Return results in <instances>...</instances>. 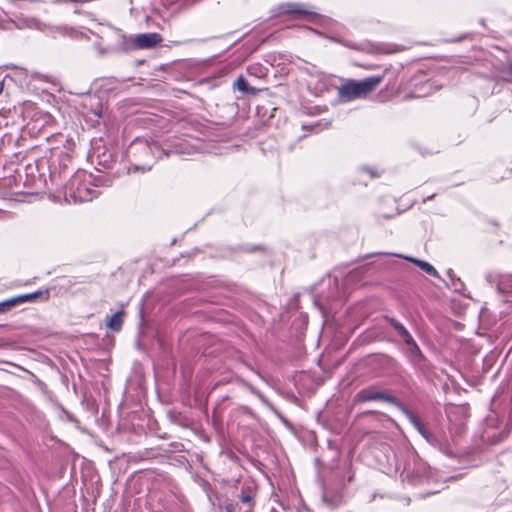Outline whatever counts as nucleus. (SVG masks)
I'll return each instance as SVG.
<instances>
[{"mask_svg":"<svg viewBox=\"0 0 512 512\" xmlns=\"http://www.w3.org/2000/svg\"><path fill=\"white\" fill-rule=\"evenodd\" d=\"M15 305H17V301H15L14 298L0 302V313L10 310Z\"/></svg>","mask_w":512,"mask_h":512,"instance_id":"obj_13","label":"nucleus"},{"mask_svg":"<svg viewBox=\"0 0 512 512\" xmlns=\"http://www.w3.org/2000/svg\"><path fill=\"white\" fill-rule=\"evenodd\" d=\"M162 41V37L158 33H145L139 34L134 39V44L137 48L147 49L151 48Z\"/></svg>","mask_w":512,"mask_h":512,"instance_id":"obj_5","label":"nucleus"},{"mask_svg":"<svg viewBox=\"0 0 512 512\" xmlns=\"http://www.w3.org/2000/svg\"><path fill=\"white\" fill-rule=\"evenodd\" d=\"M386 319L406 344H411L413 342V337L402 323L394 318L386 317Z\"/></svg>","mask_w":512,"mask_h":512,"instance_id":"obj_6","label":"nucleus"},{"mask_svg":"<svg viewBox=\"0 0 512 512\" xmlns=\"http://www.w3.org/2000/svg\"><path fill=\"white\" fill-rule=\"evenodd\" d=\"M382 81V75L368 77L363 80H347L338 88L339 99L343 102H350L358 98H364L374 91Z\"/></svg>","mask_w":512,"mask_h":512,"instance_id":"obj_1","label":"nucleus"},{"mask_svg":"<svg viewBox=\"0 0 512 512\" xmlns=\"http://www.w3.org/2000/svg\"><path fill=\"white\" fill-rule=\"evenodd\" d=\"M234 88H236L238 91L240 92H244V93H250V94H255L256 93V89L255 88H252L248 85L246 79L240 75L234 82Z\"/></svg>","mask_w":512,"mask_h":512,"instance_id":"obj_10","label":"nucleus"},{"mask_svg":"<svg viewBox=\"0 0 512 512\" xmlns=\"http://www.w3.org/2000/svg\"><path fill=\"white\" fill-rule=\"evenodd\" d=\"M175 152L176 153H180V154L188 152L185 143L184 142L177 143L175 145Z\"/></svg>","mask_w":512,"mask_h":512,"instance_id":"obj_15","label":"nucleus"},{"mask_svg":"<svg viewBox=\"0 0 512 512\" xmlns=\"http://www.w3.org/2000/svg\"><path fill=\"white\" fill-rule=\"evenodd\" d=\"M49 297V291H36L33 293L23 294L19 295L14 298L15 301H17V304L24 303V302H33L36 301L39 298L48 299Z\"/></svg>","mask_w":512,"mask_h":512,"instance_id":"obj_7","label":"nucleus"},{"mask_svg":"<svg viewBox=\"0 0 512 512\" xmlns=\"http://www.w3.org/2000/svg\"><path fill=\"white\" fill-rule=\"evenodd\" d=\"M355 402L364 403L370 401H386L395 404L399 408L402 404L398 400L384 390L379 389L377 386H368L356 393L354 397Z\"/></svg>","mask_w":512,"mask_h":512,"instance_id":"obj_4","label":"nucleus"},{"mask_svg":"<svg viewBox=\"0 0 512 512\" xmlns=\"http://www.w3.org/2000/svg\"><path fill=\"white\" fill-rule=\"evenodd\" d=\"M123 324V312L118 311L106 318V326L115 332L120 331Z\"/></svg>","mask_w":512,"mask_h":512,"instance_id":"obj_8","label":"nucleus"},{"mask_svg":"<svg viewBox=\"0 0 512 512\" xmlns=\"http://www.w3.org/2000/svg\"><path fill=\"white\" fill-rule=\"evenodd\" d=\"M3 90H4V82L0 81V95L2 94Z\"/></svg>","mask_w":512,"mask_h":512,"instance_id":"obj_16","label":"nucleus"},{"mask_svg":"<svg viewBox=\"0 0 512 512\" xmlns=\"http://www.w3.org/2000/svg\"><path fill=\"white\" fill-rule=\"evenodd\" d=\"M91 175L84 171L77 172L69 180L66 193L74 202H86L98 196V191L90 185Z\"/></svg>","mask_w":512,"mask_h":512,"instance_id":"obj_2","label":"nucleus"},{"mask_svg":"<svg viewBox=\"0 0 512 512\" xmlns=\"http://www.w3.org/2000/svg\"><path fill=\"white\" fill-rule=\"evenodd\" d=\"M434 197V195H430L427 197L428 200L432 199Z\"/></svg>","mask_w":512,"mask_h":512,"instance_id":"obj_18","label":"nucleus"},{"mask_svg":"<svg viewBox=\"0 0 512 512\" xmlns=\"http://www.w3.org/2000/svg\"><path fill=\"white\" fill-rule=\"evenodd\" d=\"M276 12L278 15H289L292 19L310 22H315L317 19L322 18L311 6L295 2H287L278 5Z\"/></svg>","mask_w":512,"mask_h":512,"instance_id":"obj_3","label":"nucleus"},{"mask_svg":"<svg viewBox=\"0 0 512 512\" xmlns=\"http://www.w3.org/2000/svg\"><path fill=\"white\" fill-rule=\"evenodd\" d=\"M400 409L405 413V415L408 417L410 422L413 424V426L417 429V431L426 439L429 437V433L427 429L424 427V425L421 423V421L413 415L409 410H407L403 405H401Z\"/></svg>","mask_w":512,"mask_h":512,"instance_id":"obj_9","label":"nucleus"},{"mask_svg":"<svg viewBox=\"0 0 512 512\" xmlns=\"http://www.w3.org/2000/svg\"><path fill=\"white\" fill-rule=\"evenodd\" d=\"M410 347V351L413 355L417 357H422V353L420 348L418 347L417 343L413 339V342L411 344H407Z\"/></svg>","mask_w":512,"mask_h":512,"instance_id":"obj_14","label":"nucleus"},{"mask_svg":"<svg viewBox=\"0 0 512 512\" xmlns=\"http://www.w3.org/2000/svg\"><path fill=\"white\" fill-rule=\"evenodd\" d=\"M509 71L512 73V63L509 65Z\"/></svg>","mask_w":512,"mask_h":512,"instance_id":"obj_17","label":"nucleus"},{"mask_svg":"<svg viewBox=\"0 0 512 512\" xmlns=\"http://www.w3.org/2000/svg\"><path fill=\"white\" fill-rule=\"evenodd\" d=\"M240 500L246 506L244 512H252L254 506L253 497L250 494H243Z\"/></svg>","mask_w":512,"mask_h":512,"instance_id":"obj_12","label":"nucleus"},{"mask_svg":"<svg viewBox=\"0 0 512 512\" xmlns=\"http://www.w3.org/2000/svg\"><path fill=\"white\" fill-rule=\"evenodd\" d=\"M408 259L410 261H412L413 263H415L417 266H419L427 274L434 276V277L439 276L437 270L430 263H428L426 261H422V260L413 259V258H408Z\"/></svg>","mask_w":512,"mask_h":512,"instance_id":"obj_11","label":"nucleus"}]
</instances>
